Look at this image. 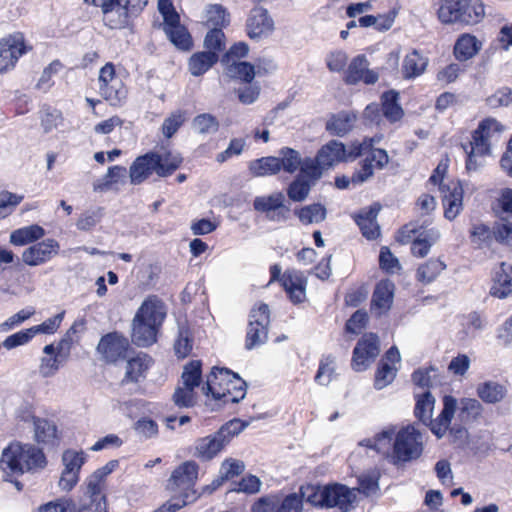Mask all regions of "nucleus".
I'll use <instances>...</instances> for the list:
<instances>
[{"label":"nucleus","instance_id":"09e8293b","mask_svg":"<svg viewBox=\"0 0 512 512\" xmlns=\"http://www.w3.org/2000/svg\"><path fill=\"white\" fill-rule=\"evenodd\" d=\"M295 213L304 225L320 223L326 218V209L321 204L304 206Z\"/></svg>","mask_w":512,"mask_h":512},{"label":"nucleus","instance_id":"0e129e2a","mask_svg":"<svg viewBox=\"0 0 512 512\" xmlns=\"http://www.w3.org/2000/svg\"><path fill=\"white\" fill-rule=\"evenodd\" d=\"M397 368L387 362H380L375 374L374 387L381 390L388 386L395 378Z\"/></svg>","mask_w":512,"mask_h":512},{"label":"nucleus","instance_id":"cd10ccee","mask_svg":"<svg viewBox=\"0 0 512 512\" xmlns=\"http://www.w3.org/2000/svg\"><path fill=\"white\" fill-rule=\"evenodd\" d=\"M318 161L326 168L330 169L341 161L350 159L343 143L332 140L322 146L317 153Z\"/></svg>","mask_w":512,"mask_h":512},{"label":"nucleus","instance_id":"aec40b11","mask_svg":"<svg viewBox=\"0 0 512 512\" xmlns=\"http://www.w3.org/2000/svg\"><path fill=\"white\" fill-rule=\"evenodd\" d=\"M134 317L160 328L166 317L165 304L158 296L150 295L142 302Z\"/></svg>","mask_w":512,"mask_h":512},{"label":"nucleus","instance_id":"e2e57ef3","mask_svg":"<svg viewBox=\"0 0 512 512\" xmlns=\"http://www.w3.org/2000/svg\"><path fill=\"white\" fill-rule=\"evenodd\" d=\"M174 350L179 358H185L192 350L191 332L185 325L179 327L178 337L174 344Z\"/></svg>","mask_w":512,"mask_h":512},{"label":"nucleus","instance_id":"49530a36","mask_svg":"<svg viewBox=\"0 0 512 512\" xmlns=\"http://www.w3.org/2000/svg\"><path fill=\"white\" fill-rule=\"evenodd\" d=\"M435 398L429 391L416 395L415 416L424 424H427L432 417Z\"/></svg>","mask_w":512,"mask_h":512},{"label":"nucleus","instance_id":"de8ad7c7","mask_svg":"<svg viewBox=\"0 0 512 512\" xmlns=\"http://www.w3.org/2000/svg\"><path fill=\"white\" fill-rule=\"evenodd\" d=\"M100 94L112 105H118L126 97V89L121 79L99 86Z\"/></svg>","mask_w":512,"mask_h":512},{"label":"nucleus","instance_id":"9d476101","mask_svg":"<svg viewBox=\"0 0 512 512\" xmlns=\"http://www.w3.org/2000/svg\"><path fill=\"white\" fill-rule=\"evenodd\" d=\"M60 244L53 238L35 242L21 253V260L30 267L44 265L59 254Z\"/></svg>","mask_w":512,"mask_h":512},{"label":"nucleus","instance_id":"4d7b16f0","mask_svg":"<svg viewBox=\"0 0 512 512\" xmlns=\"http://www.w3.org/2000/svg\"><path fill=\"white\" fill-rule=\"evenodd\" d=\"M459 409V417L462 421L467 422L474 421L480 417L483 411V406L477 399L464 398L460 401Z\"/></svg>","mask_w":512,"mask_h":512},{"label":"nucleus","instance_id":"79ce46f5","mask_svg":"<svg viewBox=\"0 0 512 512\" xmlns=\"http://www.w3.org/2000/svg\"><path fill=\"white\" fill-rule=\"evenodd\" d=\"M151 359L146 354H139L135 358L130 359L126 365V372L123 381L137 382L148 369Z\"/></svg>","mask_w":512,"mask_h":512},{"label":"nucleus","instance_id":"3c124183","mask_svg":"<svg viewBox=\"0 0 512 512\" xmlns=\"http://www.w3.org/2000/svg\"><path fill=\"white\" fill-rule=\"evenodd\" d=\"M277 158L279 161V169H283L285 172L290 174L300 168L302 161L299 152L289 147L280 149L279 156Z\"/></svg>","mask_w":512,"mask_h":512},{"label":"nucleus","instance_id":"ddd939ff","mask_svg":"<svg viewBox=\"0 0 512 512\" xmlns=\"http://www.w3.org/2000/svg\"><path fill=\"white\" fill-rule=\"evenodd\" d=\"M379 340L373 333L365 334L353 351L352 365L356 371L365 370L379 354Z\"/></svg>","mask_w":512,"mask_h":512},{"label":"nucleus","instance_id":"f3484780","mask_svg":"<svg viewBox=\"0 0 512 512\" xmlns=\"http://www.w3.org/2000/svg\"><path fill=\"white\" fill-rule=\"evenodd\" d=\"M128 347V340L114 332L101 338L97 350L107 362L114 363L125 357Z\"/></svg>","mask_w":512,"mask_h":512},{"label":"nucleus","instance_id":"0eeeda50","mask_svg":"<svg viewBox=\"0 0 512 512\" xmlns=\"http://www.w3.org/2000/svg\"><path fill=\"white\" fill-rule=\"evenodd\" d=\"M269 323L268 305L262 303L251 310L246 334V349L251 350L267 341Z\"/></svg>","mask_w":512,"mask_h":512},{"label":"nucleus","instance_id":"9b49d317","mask_svg":"<svg viewBox=\"0 0 512 512\" xmlns=\"http://www.w3.org/2000/svg\"><path fill=\"white\" fill-rule=\"evenodd\" d=\"M285 196L281 192L258 196L254 199L253 207L256 211L265 213L271 221L283 222L289 217L290 209L284 205Z\"/></svg>","mask_w":512,"mask_h":512},{"label":"nucleus","instance_id":"6e6d98bb","mask_svg":"<svg viewBox=\"0 0 512 512\" xmlns=\"http://www.w3.org/2000/svg\"><path fill=\"white\" fill-rule=\"evenodd\" d=\"M192 127L197 133L208 135L218 131L219 122L213 115L203 113L193 119Z\"/></svg>","mask_w":512,"mask_h":512},{"label":"nucleus","instance_id":"338daca9","mask_svg":"<svg viewBox=\"0 0 512 512\" xmlns=\"http://www.w3.org/2000/svg\"><path fill=\"white\" fill-rule=\"evenodd\" d=\"M85 459L86 458L83 451H76L73 449H68L64 451L62 455L64 470L79 473L82 465L85 462Z\"/></svg>","mask_w":512,"mask_h":512},{"label":"nucleus","instance_id":"5701e85b","mask_svg":"<svg viewBox=\"0 0 512 512\" xmlns=\"http://www.w3.org/2000/svg\"><path fill=\"white\" fill-rule=\"evenodd\" d=\"M456 408L457 400L453 396L446 395L443 398V409L439 416L434 420H432L431 417L430 421H428L427 424L430 426L431 432L437 438L440 439L446 434L456 412Z\"/></svg>","mask_w":512,"mask_h":512},{"label":"nucleus","instance_id":"2eb2a0df","mask_svg":"<svg viewBox=\"0 0 512 512\" xmlns=\"http://www.w3.org/2000/svg\"><path fill=\"white\" fill-rule=\"evenodd\" d=\"M25 52L24 38L20 33L0 40V73L13 68Z\"/></svg>","mask_w":512,"mask_h":512},{"label":"nucleus","instance_id":"6e6552de","mask_svg":"<svg viewBox=\"0 0 512 512\" xmlns=\"http://www.w3.org/2000/svg\"><path fill=\"white\" fill-rule=\"evenodd\" d=\"M412 237L411 252L414 256L425 257L430 248L439 240L440 232L436 228L423 229L416 228L414 225H406L401 231L400 241L406 243Z\"/></svg>","mask_w":512,"mask_h":512},{"label":"nucleus","instance_id":"c85d7f7f","mask_svg":"<svg viewBox=\"0 0 512 512\" xmlns=\"http://www.w3.org/2000/svg\"><path fill=\"white\" fill-rule=\"evenodd\" d=\"M490 294L499 299H504L512 294V266H507L506 269V265L502 263L495 271Z\"/></svg>","mask_w":512,"mask_h":512},{"label":"nucleus","instance_id":"8fccbe9b","mask_svg":"<svg viewBox=\"0 0 512 512\" xmlns=\"http://www.w3.org/2000/svg\"><path fill=\"white\" fill-rule=\"evenodd\" d=\"M325 494H326V485H306L300 488V498L301 501H305L312 506L316 507H325Z\"/></svg>","mask_w":512,"mask_h":512},{"label":"nucleus","instance_id":"5fc2aeb1","mask_svg":"<svg viewBox=\"0 0 512 512\" xmlns=\"http://www.w3.org/2000/svg\"><path fill=\"white\" fill-rule=\"evenodd\" d=\"M103 215L104 209L102 207L86 210L79 216L76 222V227L80 231H90L100 223Z\"/></svg>","mask_w":512,"mask_h":512},{"label":"nucleus","instance_id":"6ab92c4d","mask_svg":"<svg viewBox=\"0 0 512 512\" xmlns=\"http://www.w3.org/2000/svg\"><path fill=\"white\" fill-rule=\"evenodd\" d=\"M228 441L229 439L224 429L212 435L199 438L195 442L194 456L204 461L211 460L226 446Z\"/></svg>","mask_w":512,"mask_h":512},{"label":"nucleus","instance_id":"4468645a","mask_svg":"<svg viewBox=\"0 0 512 512\" xmlns=\"http://www.w3.org/2000/svg\"><path fill=\"white\" fill-rule=\"evenodd\" d=\"M444 217L454 220L463 210L464 190L459 181L449 180L440 186Z\"/></svg>","mask_w":512,"mask_h":512},{"label":"nucleus","instance_id":"603ef678","mask_svg":"<svg viewBox=\"0 0 512 512\" xmlns=\"http://www.w3.org/2000/svg\"><path fill=\"white\" fill-rule=\"evenodd\" d=\"M223 64L226 66L227 75L232 78H238L250 83L255 77L254 66L248 62L232 61Z\"/></svg>","mask_w":512,"mask_h":512},{"label":"nucleus","instance_id":"393cba45","mask_svg":"<svg viewBox=\"0 0 512 512\" xmlns=\"http://www.w3.org/2000/svg\"><path fill=\"white\" fill-rule=\"evenodd\" d=\"M395 285L390 280L380 281L373 292L371 310L378 316L390 310L394 299Z\"/></svg>","mask_w":512,"mask_h":512},{"label":"nucleus","instance_id":"774afa93","mask_svg":"<svg viewBox=\"0 0 512 512\" xmlns=\"http://www.w3.org/2000/svg\"><path fill=\"white\" fill-rule=\"evenodd\" d=\"M379 475L377 472H371L363 474L359 477V486L357 491L363 493L366 496H374L379 490Z\"/></svg>","mask_w":512,"mask_h":512},{"label":"nucleus","instance_id":"2f4dec72","mask_svg":"<svg viewBox=\"0 0 512 512\" xmlns=\"http://www.w3.org/2000/svg\"><path fill=\"white\" fill-rule=\"evenodd\" d=\"M44 228L38 224L15 229L10 233L9 242L14 246H25L34 244L45 236Z\"/></svg>","mask_w":512,"mask_h":512},{"label":"nucleus","instance_id":"39448f33","mask_svg":"<svg viewBox=\"0 0 512 512\" xmlns=\"http://www.w3.org/2000/svg\"><path fill=\"white\" fill-rule=\"evenodd\" d=\"M378 141L379 139L369 138L364 139L361 143L352 144L349 150L351 160L365 156L361 169L356 171L352 176V180L355 183H364L372 177L374 168L382 169L388 164L389 157L387 152L383 149L372 148L373 144Z\"/></svg>","mask_w":512,"mask_h":512},{"label":"nucleus","instance_id":"f704fd0d","mask_svg":"<svg viewBox=\"0 0 512 512\" xmlns=\"http://www.w3.org/2000/svg\"><path fill=\"white\" fill-rule=\"evenodd\" d=\"M217 61L218 55L213 51H202L194 53L189 59V71L193 76L203 75Z\"/></svg>","mask_w":512,"mask_h":512},{"label":"nucleus","instance_id":"a211bd4d","mask_svg":"<svg viewBox=\"0 0 512 512\" xmlns=\"http://www.w3.org/2000/svg\"><path fill=\"white\" fill-rule=\"evenodd\" d=\"M247 34L251 39L267 37L274 30V21L262 7L251 10L246 23Z\"/></svg>","mask_w":512,"mask_h":512},{"label":"nucleus","instance_id":"a19ab883","mask_svg":"<svg viewBox=\"0 0 512 512\" xmlns=\"http://www.w3.org/2000/svg\"><path fill=\"white\" fill-rule=\"evenodd\" d=\"M204 23L207 27L222 30L229 24V14L220 4L208 5L205 9Z\"/></svg>","mask_w":512,"mask_h":512},{"label":"nucleus","instance_id":"ea45409f","mask_svg":"<svg viewBox=\"0 0 512 512\" xmlns=\"http://www.w3.org/2000/svg\"><path fill=\"white\" fill-rule=\"evenodd\" d=\"M245 469V465L242 461L237 459H226L222 462L219 476L212 482V490L220 487L224 481L229 480L235 476L240 475Z\"/></svg>","mask_w":512,"mask_h":512},{"label":"nucleus","instance_id":"b1692460","mask_svg":"<svg viewBox=\"0 0 512 512\" xmlns=\"http://www.w3.org/2000/svg\"><path fill=\"white\" fill-rule=\"evenodd\" d=\"M368 66L369 63L364 55L355 57L348 67L346 82L356 84L362 81L365 84H374L378 80V74Z\"/></svg>","mask_w":512,"mask_h":512},{"label":"nucleus","instance_id":"4c0bfd02","mask_svg":"<svg viewBox=\"0 0 512 512\" xmlns=\"http://www.w3.org/2000/svg\"><path fill=\"white\" fill-rule=\"evenodd\" d=\"M164 31L177 48L189 50L192 47V38L187 29L180 24V20L174 24L165 25Z\"/></svg>","mask_w":512,"mask_h":512},{"label":"nucleus","instance_id":"72a5a7b5","mask_svg":"<svg viewBox=\"0 0 512 512\" xmlns=\"http://www.w3.org/2000/svg\"><path fill=\"white\" fill-rule=\"evenodd\" d=\"M154 159L157 162V175L159 177L171 175L182 163L180 154L171 151L154 152Z\"/></svg>","mask_w":512,"mask_h":512},{"label":"nucleus","instance_id":"f257e3e1","mask_svg":"<svg viewBox=\"0 0 512 512\" xmlns=\"http://www.w3.org/2000/svg\"><path fill=\"white\" fill-rule=\"evenodd\" d=\"M361 444L375 450L391 464L401 466L421 457L425 441L420 430L407 425L399 429L389 426Z\"/></svg>","mask_w":512,"mask_h":512},{"label":"nucleus","instance_id":"a18cd8bd","mask_svg":"<svg viewBox=\"0 0 512 512\" xmlns=\"http://www.w3.org/2000/svg\"><path fill=\"white\" fill-rule=\"evenodd\" d=\"M445 269L446 264L443 261L440 259H430L419 266L417 270V278L422 283L428 284L433 282Z\"/></svg>","mask_w":512,"mask_h":512},{"label":"nucleus","instance_id":"1a4fd4ad","mask_svg":"<svg viewBox=\"0 0 512 512\" xmlns=\"http://www.w3.org/2000/svg\"><path fill=\"white\" fill-rule=\"evenodd\" d=\"M87 4L99 6L104 24L111 29H121L129 24L133 14L121 0H84Z\"/></svg>","mask_w":512,"mask_h":512},{"label":"nucleus","instance_id":"bf43d9fd","mask_svg":"<svg viewBox=\"0 0 512 512\" xmlns=\"http://www.w3.org/2000/svg\"><path fill=\"white\" fill-rule=\"evenodd\" d=\"M312 183L303 177H297L288 187V197L295 202L304 201L309 195Z\"/></svg>","mask_w":512,"mask_h":512},{"label":"nucleus","instance_id":"864d4df0","mask_svg":"<svg viewBox=\"0 0 512 512\" xmlns=\"http://www.w3.org/2000/svg\"><path fill=\"white\" fill-rule=\"evenodd\" d=\"M35 438L38 442L52 444L57 438V427L53 422L46 419L34 421Z\"/></svg>","mask_w":512,"mask_h":512},{"label":"nucleus","instance_id":"052dcab7","mask_svg":"<svg viewBox=\"0 0 512 512\" xmlns=\"http://www.w3.org/2000/svg\"><path fill=\"white\" fill-rule=\"evenodd\" d=\"M187 119L186 112L176 110L165 118L162 124V133L166 138H171Z\"/></svg>","mask_w":512,"mask_h":512},{"label":"nucleus","instance_id":"423d86ee","mask_svg":"<svg viewBox=\"0 0 512 512\" xmlns=\"http://www.w3.org/2000/svg\"><path fill=\"white\" fill-rule=\"evenodd\" d=\"M378 141L379 139L369 138L364 139L361 143L352 144L349 150L351 160L365 156L361 169L356 171L352 176V180L355 183H364L372 177L374 168L382 169L388 164L389 157L387 152L383 149L372 148L373 144Z\"/></svg>","mask_w":512,"mask_h":512},{"label":"nucleus","instance_id":"bb28decb","mask_svg":"<svg viewBox=\"0 0 512 512\" xmlns=\"http://www.w3.org/2000/svg\"><path fill=\"white\" fill-rule=\"evenodd\" d=\"M160 328L139 318L132 320L131 341L138 347H148L157 341Z\"/></svg>","mask_w":512,"mask_h":512},{"label":"nucleus","instance_id":"dca6fc26","mask_svg":"<svg viewBox=\"0 0 512 512\" xmlns=\"http://www.w3.org/2000/svg\"><path fill=\"white\" fill-rule=\"evenodd\" d=\"M325 507L338 508L342 512H348L354 508L356 501V489H350L345 485L334 483L326 485Z\"/></svg>","mask_w":512,"mask_h":512},{"label":"nucleus","instance_id":"7ed1b4c3","mask_svg":"<svg viewBox=\"0 0 512 512\" xmlns=\"http://www.w3.org/2000/svg\"><path fill=\"white\" fill-rule=\"evenodd\" d=\"M202 391L216 400L237 403L246 395V383L227 368L213 367Z\"/></svg>","mask_w":512,"mask_h":512},{"label":"nucleus","instance_id":"13d9d810","mask_svg":"<svg viewBox=\"0 0 512 512\" xmlns=\"http://www.w3.org/2000/svg\"><path fill=\"white\" fill-rule=\"evenodd\" d=\"M301 177H306L311 183L318 180L324 170H327L319 161L318 157L302 159L300 165Z\"/></svg>","mask_w":512,"mask_h":512},{"label":"nucleus","instance_id":"e433bc0d","mask_svg":"<svg viewBox=\"0 0 512 512\" xmlns=\"http://www.w3.org/2000/svg\"><path fill=\"white\" fill-rule=\"evenodd\" d=\"M427 64V58L422 56L417 50L408 53L402 65L404 78L410 79L420 76L425 71Z\"/></svg>","mask_w":512,"mask_h":512},{"label":"nucleus","instance_id":"c03bdc74","mask_svg":"<svg viewBox=\"0 0 512 512\" xmlns=\"http://www.w3.org/2000/svg\"><path fill=\"white\" fill-rule=\"evenodd\" d=\"M335 358L331 355L323 356L315 375V382L321 386H328L336 377Z\"/></svg>","mask_w":512,"mask_h":512},{"label":"nucleus","instance_id":"f03ea898","mask_svg":"<svg viewBox=\"0 0 512 512\" xmlns=\"http://www.w3.org/2000/svg\"><path fill=\"white\" fill-rule=\"evenodd\" d=\"M45 465L43 452L29 444L11 443L2 452L0 468L7 475H21Z\"/></svg>","mask_w":512,"mask_h":512},{"label":"nucleus","instance_id":"473e14b6","mask_svg":"<svg viewBox=\"0 0 512 512\" xmlns=\"http://www.w3.org/2000/svg\"><path fill=\"white\" fill-rule=\"evenodd\" d=\"M506 394V387L496 381H485L477 386L478 397L488 404L501 402Z\"/></svg>","mask_w":512,"mask_h":512},{"label":"nucleus","instance_id":"7c9ffc66","mask_svg":"<svg viewBox=\"0 0 512 512\" xmlns=\"http://www.w3.org/2000/svg\"><path fill=\"white\" fill-rule=\"evenodd\" d=\"M378 212L379 208L372 206L368 209L362 210L355 216V221L359 226L362 235L369 240L376 239L380 234V228L376 221Z\"/></svg>","mask_w":512,"mask_h":512},{"label":"nucleus","instance_id":"680f3d73","mask_svg":"<svg viewBox=\"0 0 512 512\" xmlns=\"http://www.w3.org/2000/svg\"><path fill=\"white\" fill-rule=\"evenodd\" d=\"M182 385L195 389L201 381V363L200 361H191L185 365L182 373Z\"/></svg>","mask_w":512,"mask_h":512},{"label":"nucleus","instance_id":"20e7f679","mask_svg":"<svg viewBox=\"0 0 512 512\" xmlns=\"http://www.w3.org/2000/svg\"><path fill=\"white\" fill-rule=\"evenodd\" d=\"M437 17L442 24L472 26L484 19L485 6L482 0H440Z\"/></svg>","mask_w":512,"mask_h":512},{"label":"nucleus","instance_id":"37998d69","mask_svg":"<svg viewBox=\"0 0 512 512\" xmlns=\"http://www.w3.org/2000/svg\"><path fill=\"white\" fill-rule=\"evenodd\" d=\"M354 122V115L347 112H340L330 118L326 124V129L332 134L343 136L352 129Z\"/></svg>","mask_w":512,"mask_h":512},{"label":"nucleus","instance_id":"c9c22d12","mask_svg":"<svg viewBox=\"0 0 512 512\" xmlns=\"http://www.w3.org/2000/svg\"><path fill=\"white\" fill-rule=\"evenodd\" d=\"M248 169L253 177H267L280 171L278 158L274 156L252 160L248 164Z\"/></svg>","mask_w":512,"mask_h":512},{"label":"nucleus","instance_id":"4be33fe9","mask_svg":"<svg viewBox=\"0 0 512 512\" xmlns=\"http://www.w3.org/2000/svg\"><path fill=\"white\" fill-rule=\"evenodd\" d=\"M502 130V125L494 118L481 121L473 132L471 143L476 145L479 153H490V138Z\"/></svg>","mask_w":512,"mask_h":512},{"label":"nucleus","instance_id":"c756f323","mask_svg":"<svg viewBox=\"0 0 512 512\" xmlns=\"http://www.w3.org/2000/svg\"><path fill=\"white\" fill-rule=\"evenodd\" d=\"M482 45V42L475 35L464 33L455 42L454 55L460 61H467L478 54Z\"/></svg>","mask_w":512,"mask_h":512},{"label":"nucleus","instance_id":"58836bf2","mask_svg":"<svg viewBox=\"0 0 512 512\" xmlns=\"http://www.w3.org/2000/svg\"><path fill=\"white\" fill-rule=\"evenodd\" d=\"M399 94L390 90L383 93L381 97L383 115L390 122H397L403 117V109L398 103Z\"/></svg>","mask_w":512,"mask_h":512},{"label":"nucleus","instance_id":"f8f14e48","mask_svg":"<svg viewBox=\"0 0 512 512\" xmlns=\"http://www.w3.org/2000/svg\"><path fill=\"white\" fill-rule=\"evenodd\" d=\"M69 348L70 341L67 338L59 341L57 346L53 344L44 346L43 353L45 356L40 359L39 374L44 378L53 377L67 357V354L63 352L65 350L69 351Z\"/></svg>","mask_w":512,"mask_h":512},{"label":"nucleus","instance_id":"a878e982","mask_svg":"<svg viewBox=\"0 0 512 512\" xmlns=\"http://www.w3.org/2000/svg\"><path fill=\"white\" fill-rule=\"evenodd\" d=\"M154 172L157 174V162L154 159V152H149L137 157L130 166V181L132 184L138 185Z\"/></svg>","mask_w":512,"mask_h":512},{"label":"nucleus","instance_id":"412c9836","mask_svg":"<svg viewBox=\"0 0 512 512\" xmlns=\"http://www.w3.org/2000/svg\"><path fill=\"white\" fill-rule=\"evenodd\" d=\"M281 286L294 304L305 301L307 279L302 272L294 269L286 270L281 277Z\"/></svg>","mask_w":512,"mask_h":512},{"label":"nucleus","instance_id":"69168bd1","mask_svg":"<svg viewBox=\"0 0 512 512\" xmlns=\"http://www.w3.org/2000/svg\"><path fill=\"white\" fill-rule=\"evenodd\" d=\"M195 389L179 385L172 396L174 404L179 408L192 407L196 401Z\"/></svg>","mask_w":512,"mask_h":512}]
</instances>
